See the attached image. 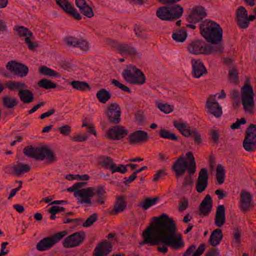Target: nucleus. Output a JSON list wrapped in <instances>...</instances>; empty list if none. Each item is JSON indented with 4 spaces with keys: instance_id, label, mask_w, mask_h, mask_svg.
Here are the masks:
<instances>
[{
    "instance_id": "nucleus-1",
    "label": "nucleus",
    "mask_w": 256,
    "mask_h": 256,
    "mask_svg": "<svg viewBox=\"0 0 256 256\" xmlns=\"http://www.w3.org/2000/svg\"><path fill=\"white\" fill-rule=\"evenodd\" d=\"M156 220V224L159 225L158 234L161 236L163 242L168 244L174 250H178L184 246V244L180 234L176 236L177 231L176 224L172 218H170L166 214L160 216L153 217Z\"/></svg>"
},
{
    "instance_id": "nucleus-2",
    "label": "nucleus",
    "mask_w": 256,
    "mask_h": 256,
    "mask_svg": "<svg viewBox=\"0 0 256 256\" xmlns=\"http://www.w3.org/2000/svg\"><path fill=\"white\" fill-rule=\"evenodd\" d=\"M106 192L104 186L99 185L96 188L88 187L82 188L77 192L82 198L78 200V202L81 204H86L90 206L92 204L102 205L105 204Z\"/></svg>"
},
{
    "instance_id": "nucleus-3",
    "label": "nucleus",
    "mask_w": 256,
    "mask_h": 256,
    "mask_svg": "<svg viewBox=\"0 0 256 256\" xmlns=\"http://www.w3.org/2000/svg\"><path fill=\"white\" fill-rule=\"evenodd\" d=\"M159 228V225L156 224V220H154V222L144 231L142 234L144 240L140 244L141 245L150 244V246L161 244L157 247L158 251L166 254L168 250L167 248L168 244H166L163 242L161 236L158 234Z\"/></svg>"
},
{
    "instance_id": "nucleus-4",
    "label": "nucleus",
    "mask_w": 256,
    "mask_h": 256,
    "mask_svg": "<svg viewBox=\"0 0 256 256\" xmlns=\"http://www.w3.org/2000/svg\"><path fill=\"white\" fill-rule=\"evenodd\" d=\"M200 32L206 40L212 44H218L222 40V30L220 25L207 20L200 25Z\"/></svg>"
},
{
    "instance_id": "nucleus-5",
    "label": "nucleus",
    "mask_w": 256,
    "mask_h": 256,
    "mask_svg": "<svg viewBox=\"0 0 256 256\" xmlns=\"http://www.w3.org/2000/svg\"><path fill=\"white\" fill-rule=\"evenodd\" d=\"M186 156V158L190 160L188 163L182 155L178 158L172 166V169L175 172L176 178L182 176L186 170L190 175H193L196 172V164L192 152L190 151L188 152Z\"/></svg>"
},
{
    "instance_id": "nucleus-6",
    "label": "nucleus",
    "mask_w": 256,
    "mask_h": 256,
    "mask_svg": "<svg viewBox=\"0 0 256 256\" xmlns=\"http://www.w3.org/2000/svg\"><path fill=\"white\" fill-rule=\"evenodd\" d=\"M25 156L36 160H43L45 158L48 164H52L57 160L54 152L49 148L43 147H33L28 146L23 150Z\"/></svg>"
},
{
    "instance_id": "nucleus-7",
    "label": "nucleus",
    "mask_w": 256,
    "mask_h": 256,
    "mask_svg": "<svg viewBox=\"0 0 256 256\" xmlns=\"http://www.w3.org/2000/svg\"><path fill=\"white\" fill-rule=\"evenodd\" d=\"M184 14V8L180 4L162 6L156 10V16L160 20L173 22L181 18Z\"/></svg>"
},
{
    "instance_id": "nucleus-8",
    "label": "nucleus",
    "mask_w": 256,
    "mask_h": 256,
    "mask_svg": "<svg viewBox=\"0 0 256 256\" xmlns=\"http://www.w3.org/2000/svg\"><path fill=\"white\" fill-rule=\"evenodd\" d=\"M122 76L126 81L132 84H143L146 82V76L143 72L135 66L130 65L124 69Z\"/></svg>"
},
{
    "instance_id": "nucleus-9",
    "label": "nucleus",
    "mask_w": 256,
    "mask_h": 256,
    "mask_svg": "<svg viewBox=\"0 0 256 256\" xmlns=\"http://www.w3.org/2000/svg\"><path fill=\"white\" fill-rule=\"evenodd\" d=\"M254 92L252 87L245 84L241 88L242 103L245 112H252L254 107Z\"/></svg>"
},
{
    "instance_id": "nucleus-10",
    "label": "nucleus",
    "mask_w": 256,
    "mask_h": 256,
    "mask_svg": "<svg viewBox=\"0 0 256 256\" xmlns=\"http://www.w3.org/2000/svg\"><path fill=\"white\" fill-rule=\"evenodd\" d=\"M244 149L248 152L256 150V125L250 124L246 131L242 142Z\"/></svg>"
},
{
    "instance_id": "nucleus-11",
    "label": "nucleus",
    "mask_w": 256,
    "mask_h": 256,
    "mask_svg": "<svg viewBox=\"0 0 256 256\" xmlns=\"http://www.w3.org/2000/svg\"><path fill=\"white\" fill-rule=\"evenodd\" d=\"M106 44L112 48L116 49L120 54L130 55L136 56L138 52L136 48L127 43H122L110 38L106 40Z\"/></svg>"
},
{
    "instance_id": "nucleus-12",
    "label": "nucleus",
    "mask_w": 256,
    "mask_h": 256,
    "mask_svg": "<svg viewBox=\"0 0 256 256\" xmlns=\"http://www.w3.org/2000/svg\"><path fill=\"white\" fill-rule=\"evenodd\" d=\"M66 234V231H62L54 234L52 236L44 238L37 244L36 248L40 251H44L50 249Z\"/></svg>"
},
{
    "instance_id": "nucleus-13",
    "label": "nucleus",
    "mask_w": 256,
    "mask_h": 256,
    "mask_svg": "<svg viewBox=\"0 0 256 256\" xmlns=\"http://www.w3.org/2000/svg\"><path fill=\"white\" fill-rule=\"evenodd\" d=\"M121 113V108L120 106L115 102L111 103L107 106L104 111V114L107 117L108 122L114 124L120 123Z\"/></svg>"
},
{
    "instance_id": "nucleus-14",
    "label": "nucleus",
    "mask_w": 256,
    "mask_h": 256,
    "mask_svg": "<svg viewBox=\"0 0 256 256\" xmlns=\"http://www.w3.org/2000/svg\"><path fill=\"white\" fill-rule=\"evenodd\" d=\"M174 126L176 127L182 134L186 137L192 136L194 138V141L198 144H200L202 142V136L200 132L196 129L190 130V128L187 127L186 124L182 120L178 122L176 120L174 121Z\"/></svg>"
},
{
    "instance_id": "nucleus-15",
    "label": "nucleus",
    "mask_w": 256,
    "mask_h": 256,
    "mask_svg": "<svg viewBox=\"0 0 256 256\" xmlns=\"http://www.w3.org/2000/svg\"><path fill=\"white\" fill-rule=\"evenodd\" d=\"M6 69L10 72L20 78L28 75V68L25 64L15 60H10L6 65Z\"/></svg>"
},
{
    "instance_id": "nucleus-16",
    "label": "nucleus",
    "mask_w": 256,
    "mask_h": 256,
    "mask_svg": "<svg viewBox=\"0 0 256 256\" xmlns=\"http://www.w3.org/2000/svg\"><path fill=\"white\" fill-rule=\"evenodd\" d=\"M85 238L86 234L84 232H75L64 239L63 246L66 248L76 246L84 240Z\"/></svg>"
},
{
    "instance_id": "nucleus-17",
    "label": "nucleus",
    "mask_w": 256,
    "mask_h": 256,
    "mask_svg": "<svg viewBox=\"0 0 256 256\" xmlns=\"http://www.w3.org/2000/svg\"><path fill=\"white\" fill-rule=\"evenodd\" d=\"M128 134V130L120 125L116 124L113 128H110L106 132L107 138L114 140L122 139Z\"/></svg>"
},
{
    "instance_id": "nucleus-18",
    "label": "nucleus",
    "mask_w": 256,
    "mask_h": 256,
    "mask_svg": "<svg viewBox=\"0 0 256 256\" xmlns=\"http://www.w3.org/2000/svg\"><path fill=\"white\" fill-rule=\"evenodd\" d=\"M127 140L130 144H142L148 140V135L146 131L138 130L130 134Z\"/></svg>"
},
{
    "instance_id": "nucleus-19",
    "label": "nucleus",
    "mask_w": 256,
    "mask_h": 256,
    "mask_svg": "<svg viewBox=\"0 0 256 256\" xmlns=\"http://www.w3.org/2000/svg\"><path fill=\"white\" fill-rule=\"evenodd\" d=\"M208 170L206 168H202L198 174L196 180V189L198 192H203L208 186Z\"/></svg>"
},
{
    "instance_id": "nucleus-20",
    "label": "nucleus",
    "mask_w": 256,
    "mask_h": 256,
    "mask_svg": "<svg viewBox=\"0 0 256 256\" xmlns=\"http://www.w3.org/2000/svg\"><path fill=\"white\" fill-rule=\"evenodd\" d=\"M206 106L208 112L216 118H219L222 114V108L219 104L212 96H210L206 100Z\"/></svg>"
},
{
    "instance_id": "nucleus-21",
    "label": "nucleus",
    "mask_w": 256,
    "mask_h": 256,
    "mask_svg": "<svg viewBox=\"0 0 256 256\" xmlns=\"http://www.w3.org/2000/svg\"><path fill=\"white\" fill-rule=\"evenodd\" d=\"M206 15L205 9L202 6H198L192 8L191 14L188 17L186 20L189 23H197L202 20Z\"/></svg>"
},
{
    "instance_id": "nucleus-22",
    "label": "nucleus",
    "mask_w": 256,
    "mask_h": 256,
    "mask_svg": "<svg viewBox=\"0 0 256 256\" xmlns=\"http://www.w3.org/2000/svg\"><path fill=\"white\" fill-rule=\"evenodd\" d=\"M188 48L191 54H206L207 44L202 40H196L189 44Z\"/></svg>"
},
{
    "instance_id": "nucleus-23",
    "label": "nucleus",
    "mask_w": 256,
    "mask_h": 256,
    "mask_svg": "<svg viewBox=\"0 0 256 256\" xmlns=\"http://www.w3.org/2000/svg\"><path fill=\"white\" fill-rule=\"evenodd\" d=\"M212 201L211 196L207 194L204 198L198 208V215L200 217L208 216L211 212Z\"/></svg>"
},
{
    "instance_id": "nucleus-24",
    "label": "nucleus",
    "mask_w": 256,
    "mask_h": 256,
    "mask_svg": "<svg viewBox=\"0 0 256 256\" xmlns=\"http://www.w3.org/2000/svg\"><path fill=\"white\" fill-rule=\"evenodd\" d=\"M252 196L248 192L242 190L240 194V210L243 212H246L250 210L252 206Z\"/></svg>"
},
{
    "instance_id": "nucleus-25",
    "label": "nucleus",
    "mask_w": 256,
    "mask_h": 256,
    "mask_svg": "<svg viewBox=\"0 0 256 256\" xmlns=\"http://www.w3.org/2000/svg\"><path fill=\"white\" fill-rule=\"evenodd\" d=\"M192 74L195 78H200L208 71L203 62L200 60L192 59Z\"/></svg>"
},
{
    "instance_id": "nucleus-26",
    "label": "nucleus",
    "mask_w": 256,
    "mask_h": 256,
    "mask_svg": "<svg viewBox=\"0 0 256 256\" xmlns=\"http://www.w3.org/2000/svg\"><path fill=\"white\" fill-rule=\"evenodd\" d=\"M248 12L244 6H240L236 11V20L238 24L241 28H248Z\"/></svg>"
},
{
    "instance_id": "nucleus-27",
    "label": "nucleus",
    "mask_w": 256,
    "mask_h": 256,
    "mask_svg": "<svg viewBox=\"0 0 256 256\" xmlns=\"http://www.w3.org/2000/svg\"><path fill=\"white\" fill-rule=\"evenodd\" d=\"M112 250L110 243L104 240L98 244L94 252V256H106Z\"/></svg>"
},
{
    "instance_id": "nucleus-28",
    "label": "nucleus",
    "mask_w": 256,
    "mask_h": 256,
    "mask_svg": "<svg viewBox=\"0 0 256 256\" xmlns=\"http://www.w3.org/2000/svg\"><path fill=\"white\" fill-rule=\"evenodd\" d=\"M226 220V208L224 205H218L216 208L214 224L220 228L225 224Z\"/></svg>"
},
{
    "instance_id": "nucleus-29",
    "label": "nucleus",
    "mask_w": 256,
    "mask_h": 256,
    "mask_svg": "<svg viewBox=\"0 0 256 256\" xmlns=\"http://www.w3.org/2000/svg\"><path fill=\"white\" fill-rule=\"evenodd\" d=\"M126 207V198L123 196H120L116 198L115 204L114 206V210L111 214L116 215L120 212H122Z\"/></svg>"
},
{
    "instance_id": "nucleus-30",
    "label": "nucleus",
    "mask_w": 256,
    "mask_h": 256,
    "mask_svg": "<svg viewBox=\"0 0 256 256\" xmlns=\"http://www.w3.org/2000/svg\"><path fill=\"white\" fill-rule=\"evenodd\" d=\"M223 238L222 230L220 228H216L214 230L211 234L209 243L213 246H216L219 244Z\"/></svg>"
},
{
    "instance_id": "nucleus-31",
    "label": "nucleus",
    "mask_w": 256,
    "mask_h": 256,
    "mask_svg": "<svg viewBox=\"0 0 256 256\" xmlns=\"http://www.w3.org/2000/svg\"><path fill=\"white\" fill-rule=\"evenodd\" d=\"M18 94L20 100L24 104H30L34 101V94L29 90H20Z\"/></svg>"
},
{
    "instance_id": "nucleus-32",
    "label": "nucleus",
    "mask_w": 256,
    "mask_h": 256,
    "mask_svg": "<svg viewBox=\"0 0 256 256\" xmlns=\"http://www.w3.org/2000/svg\"><path fill=\"white\" fill-rule=\"evenodd\" d=\"M12 168L16 176H20L22 174L28 172L30 167L28 164L18 162L14 165Z\"/></svg>"
},
{
    "instance_id": "nucleus-33",
    "label": "nucleus",
    "mask_w": 256,
    "mask_h": 256,
    "mask_svg": "<svg viewBox=\"0 0 256 256\" xmlns=\"http://www.w3.org/2000/svg\"><path fill=\"white\" fill-rule=\"evenodd\" d=\"M224 50V45L219 42L218 44H213V45L207 44L206 54H217L223 52Z\"/></svg>"
},
{
    "instance_id": "nucleus-34",
    "label": "nucleus",
    "mask_w": 256,
    "mask_h": 256,
    "mask_svg": "<svg viewBox=\"0 0 256 256\" xmlns=\"http://www.w3.org/2000/svg\"><path fill=\"white\" fill-rule=\"evenodd\" d=\"M188 34L185 28L182 27L176 30L172 34V38L174 40L177 42H182L186 38Z\"/></svg>"
},
{
    "instance_id": "nucleus-35",
    "label": "nucleus",
    "mask_w": 256,
    "mask_h": 256,
    "mask_svg": "<svg viewBox=\"0 0 256 256\" xmlns=\"http://www.w3.org/2000/svg\"><path fill=\"white\" fill-rule=\"evenodd\" d=\"M2 104L4 108H12L18 104V101L16 98L6 96L2 98Z\"/></svg>"
},
{
    "instance_id": "nucleus-36",
    "label": "nucleus",
    "mask_w": 256,
    "mask_h": 256,
    "mask_svg": "<svg viewBox=\"0 0 256 256\" xmlns=\"http://www.w3.org/2000/svg\"><path fill=\"white\" fill-rule=\"evenodd\" d=\"M70 84L74 88L80 91L83 92L86 90H90L91 89L88 83L84 81L73 80L70 82Z\"/></svg>"
},
{
    "instance_id": "nucleus-37",
    "label": "nucleus",
    "mask_w": 256,
    "mask_h": 256,
    "mask_svg": "<svg viewBox=\"0 0 256 256\" xmlns=\"http://www.w3.org/2000/svg\"><path fill=\"white\" fill-rule=\"evenodd\" d=\"M96 98L102 104H106L111 98L110 92L104 88H102L96 93Z\"/></svg>"
},
{
    "instance_id": "nucleus-38",
    "label": "nucleus",
    "mask_w": 256,
    "mask_h": 256,
    "mask_svg": "<svg viewBox=\"0 0 256 256\" xmlns=\"http://www.w3.org/2000/svg\"><path fill=\"white\" fill-rule=\"evenodd\" d=\"M14 30L16 32L20 37L28 38L30 36H32V32L24 26H16L14 28Z\"/></svg>"
},
{
    "instance_id": "nucleus-39",
    "label": "nucleus",
    "mask_w": 256,
    "mask_h": 256,
    "mask_svg": "<svg viewBox=\"0 0 256 256\" xmlns=\"http://www.w3.org/2000/svg\"><path fill=\"white\" fill-rule=\"evenodd\" d=\"M159 200V198L156 196L152 198H148L145 200L141 202L139 206L142 208L143 210H146L150 208L151 206L154 205L156 202Z\"/></svg>"
},
{
    "instance_id": "nucleus-40",
    "label": "nucleus",
    "mask_w": 256,
    "mask_h": 256,
    "mask_svg": "<svg viewBox=\"0 0 256 256\" xmlns=\"http://www.w3.org/2000/svg\"><path fill=\"white\" fill-rule=\"evenodd\" d=\"M159 135L160 137L168 139L176 142L178 140V136H176L174 133L172 132L170 130L164 128H162L160 130Z\"/></svg>"
},
{
    "instance_id": "nucleus-41",
    "label": "nucleus",
    "mask_w": 256,
    "mask_h": 256,
    "mask_svg": "<svg viewBox=\"0 0 256 256\" xmlns=\"http://www.w3.org/2000/svg\"><path fill=\"white\" fill-rule=\"evenodd\" d=\"M216 176L218 184H222L224 181L225 170L220 164L217 166Z\"/></svg>"
},
{
    "instance_id": "nucleus-42",
    "label": "nucleus",
    "mask_w": 256,
    "mask_h": 256,
    "mask_svg": "<svg viewBox=\"0 0 256 256\" xmlns=\"http://www.w3.org/2000/svg\"><path fill=\"white\" fill-rule=\"evenodd\" d=\"M7 88L10 90H24V88L27 87L26 84L24 82H16L14 80H10L6 83Z\"/></svg>"
},
{
    "instance_id": "nucleus-43",
    "label": "nucleus",
    "mask_w": 256,
    "mask_h": 256,
    "mask_svg": "<svg viewBox=\"0 0 256 256\" xmlns=\"http://www.w3.org/2000/svg\"><path fill=\"white\" fill-rule=\"evenodd\" d=\"M100 160V164L104 168L112 170L114 167H116V164L113 162V160L111 158L102 156Z\"/></svg>"
},
{
    "instance_id": "nucleus-44",
    "label": "nucleus",
    "mask_w": 256,
    "mask_h": 256,
    "mask_svg": "<svg viewBox=\"0 0 256 256\" xmlns=\"http://www.w3.org/2000/svg\"><path fill=\"white\" fill-rule=\"evenodd\" d=\"M238 74V70L236 67L229 69L228 79L230 83L235 84H238L239 82Z\"/></svg>"
},
{
    "instance_id": "nucleus-45",
    "label": "nucleus",
    "mask_w": 256,
    "mask_h": 256,
    "mask_svg": "<svg viewBox=\"0 0 256 256\" xmlns=\"http://www.w3.org/2000/svg\"><path fill=\"white\" fill-rule=\"evenodd\" d=\"M39 72L41 74L53 77L59 76L58 72L45 66H42L39 68Z\"/></svg>"
},
{
    "instance_id": "nucleus-46",
    "label": "nucleus",
    "mask_w": 256,
    "mask_h": 256,
    "mask_svg": "<svg viewBox=\"0 0 256 256\" xmlns=\"http://www.w3.org/2000/svg\"><path fill=\"white\" fill-rule=\"evenodd\" d=\"M38 86L45 89L54 88L56 87V84L48 79H42L38 82Z\"/></svg>"
},
{
    "instance_id": "nucleus-47",
    "label": "nucleus",
    "mask_w": 256,
    "mask_h": 256,
    "mask_svg": "<svg viewBox=\"0 0 256 256\" xmlns=\"http://www.w3.org/2000/svg\"><path fill=\"white\" fill-rule=\"evenodd\" d=\"M56 2L66 13L72 7L70 3L67 0H56Z\"/></svg>"
},
{
    "instance_id": "nucleus-48",
    "label": "nucleus",
    "mask_w": 256,
    "mask_h": 256,
    "mask_svg": "<svg viewBox=\"0 0 256 256\" xmlns=\"http://www.w3.org/2000/svg\"><path fill=\"white\" fill-rule=\"evenodd\" d=\"M134 30L135 32V34L137 37L144 40L148 38V36L146 33V30L142 28L140 26L136 25L134 27Z\"/></svg>"
},
{
    "instance_id": "nucleus-49",
    "label": "nucleus",
    "mask_w": 256,
    "mask_h": 256,
    "mask_svg": "<svg viewBox=\"0 0 256 256\" xmlns=\"http://www.w3.org/2000/svg\"><path fill=\"white\" fill-rule=\"evenodd\" d=\"M158 108L165 114H169L173 111L174 106L167 104L158 103Z\"/></svg>"
},
{
    "instance_id": "nucleus-50",
    "label": "nucleus",
    "mask_w": 256,
    "mask_h": 256,
    "mask_svg": "<svg viewBox=\"0 0 256 256\" xmlns=\"http://www.w3.org/2000/svg\"><path fill=\"white\" fill-rule=\"evenodd\" d=\"M80 10L82 14L88 18H91L94 16L92 8L88 4L82 7Z\"/></svg>"
},
{
    "instance_id": "nucleus-51",
    "label": "nucleus",
    "mask_w": 256,
    "mask_h": 256,
    "mask_svg": "<svg viewBox=\"0 0 256 256\" xmlns=\"http://www.w3.org/2000/svg\"><path fill=\"white\" fill-rule=\"evenodd\" d=\"M97 220L98 214L96 213H94L86 220L85 222L82 224V226L84 227H90Z\"/></svg>"
},
{
    "instance_id": "nucleus-52",
    "label": "nucleus",
    "mask_w": 256,
    "mask_h": 256,
    "mask_svg": "<svg viewBox=\"0 0 256 256\" xmlns=\"http://www.w3.org/2000/svg\"><path fill=\"white\" fill-rule=\"evenodd\" d=\"M76 47L84 52L88 51L90 48L88 42L82 38L79 39Z\"/></svg>"
},
{
    "instance_id": "nucleus-53",
    "label": "nucleus",
    "mask_w": 256,
    "mask_h": 256,
    "mask_svg": "<svg viewBox=\"0 0 256 256\" xmlns=\"http://www.w3.org/2000/svg\"><path fill=\"white\" fill-rule=\"evenodd\" d=\"M34 36L33 34H32V37L30 36L28 38H25V42L28 48L30 50H32L34 48L38 46V44L36 42L32 41V40H34Z\"/></svg>"
},
{
    "instance_id": "nucleus-54",
    "label": "nucleus",
    "mask_w": 256,
    "mask_h": 256,
    "mask_svg": "<svg viewBox=\"0 0 256 256\" xmlns=\"http://www.w3.org/2000/svg\"><path fill=\"white\" fill-rule=\"evenodd\" d=\"M112 83L114 86H117L118 88H120L124 92H128L130 94L132 92L131 90L128 88L127 86L121 84L118 80L115 79H113L112 80Z\"/></svg>"
},
{
    "instance_id": "nucleus-55",
    "label": "nucleus",
    "mask_w": 256,
    "mask_h": 256,
    "mask_svg": "<svg viewBox=\"0 0 256 256\" xmlns=\"http://www.w3.org/2000/svg\"><path fill=\"white\" fill-rule=\"evenodd\" d=\"M58 129L60 133L65 136L69 135L72 132L71 127L68 124L64 125Z\"/></svg>"
},
{
    "instance_id": "nucleus-56",
    "label": "nucleus",
    "mask_w": 256,
    "mask_h": 256,
    "mask_svg": "<svg viewBox=\"0 0 256 256\" xmlns=\"http://www.w3.org/2000/svg\"><path fill=\"white\" fill-rule=\"evenodd\" d=\"M78 40L76 38L70 36L66 38V42L68 46L76 47Z\"/></svg>"
},
{
    "instance_id": "nucleus-57",
    "label": "nucleus",
    "mask_w": 256,
    "mask_h": 256,
    "mask_svg": "<svg viewBox=\"0 0 256 256\" xmlns=\"http://www.w3.org/2000/svg\"><path fill=\"white\" fill-rule=\"evenodd\" d=\"M246 123V120L244 118L240 119H236V122L230 126V128L233 130L238 129L240 128V124H244Z\"/></svg>"
},
{
    "instance_id": "nucleus-58",
    "label": "nucleus",
    "mask_w": 256,
    "mask_h": 256,
    "mask_svg": "<svg viewBox=\"0 0 256 256\" xmlns=\"http://www.w3.org/2000/svg\"><path fill=\"white\" fill-rule=\"evenodd\" d=\"M127 170L128 169L126 167V166L120 164L117 166L116 164V167H114V168L112 170V173L114 174L115 172H119L122 174H124L127 172Z\"/></svg>"
},
{
    "instance_id": "nucleus-59",
    "label": "nucleus",
    "mask_w": 256,
    "mask_h": 256,
    "mask_svg": "<svg viewBox=\"0 0 256 256\" xmlns=\"http://www.w3.org/2000/svg\"><path fill=\"white\" fill-rule=\"evenodd\" d=\"M69 15L72 16L74 19L76 20H80L82 19L80 14L77 12L76 8L73 6L68 12Z\"/></svg>"
},
{
    "instance_id": "nucleus-60",
    "label": "nucleus",
    "mask_w": 256,
    "mask_h": 256,
    "mask_svg": "<svg viewBox=\"0 0 256 256\" xmlns=\"http://www.w3.org/2000/svg\"><path fill=\"white\" fill-rule=\"evenodd\" d=\"M166 174V170L164 169L160 170L157 171L156 173L154 175L153 181L154 182H158L160 178Z\"/></svg>"
},
{
    "instance_id": "nucleus-61",
    "label": "nucleus",
    "mask_w": 256,
    "mask_h": 256,
    "mask_svg": "<svg viewBox=\"0 0 256 256\" xmlns=\"http://www.w3.org/2000/svg\"><path fill=\"white\" fill-rule=\"evenodd\" d=\"M210 137L213 142L217 144L218 142L220 134L218 130H212L210 132Z\"/></svg>"
},
{
    "instance_id": "nucleus-62",
    "label": "nucleus",
    "mask_w": 256,
    "mask_h": 256,
    "mask_svg": "<svg viewBox=\"0 0 256 256\" xmlns=\"http://www.w3.org/2000/svg\"><path fill=\"white\" fill-rule=\"evenodd\" d=\"M205 249V244L204 243L201 244L192 256H200L204 252Z\"/></svg>"
},
{
    "instance_id": "nucleus-63",
    "label": "nucleus",
    "mask_w": 256,
    "mask_h": 256,
    "mask_svg": "<svg viewBox=\"0 0 256 256\" xmlns=\"http://www.w3.org/2000/svg\"><path fill=\"white\" fill-rule=\"evenodd\" d=\"M192 175L189 174L188 176H186L184 178L182 182V186L186 188L188 186H192L193 184V180L192 178Z\"/></svg>"
},
{
    "instance_id": "nucleus-64",
    "label": "nucleus",
    "mask_w": 256,
    "mask_h": 256,
    "mask_svg": "<svg viewBox=\"0 0 256 256\" xmlns=\"http://www.w3.org/2000/svg\"><path fill=\"white\" fill-rule=\"evenodd\" d=\"M188 202L186 198H184L179 203L178 210L180 212L184 211L188 206Z\"/></svg>"
}]
</instances>
